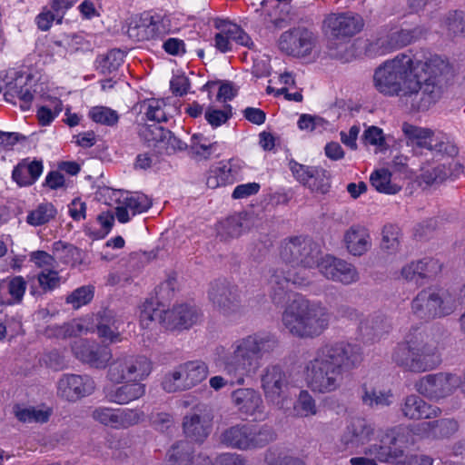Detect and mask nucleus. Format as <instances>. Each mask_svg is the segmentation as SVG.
Instances as JSON below:
<instances>
[{
    "mask_svg": "<svg viewBox=\"0 0 465 465\" xmlns=\"http://www.w3.org/2000/svg\"><path fill=\"white\" fill-rule=\"evenodd\" d=\"M448 70V63L439 55L415 62L409 54H399L375 68L372 82L380 94L398 96L411 109L425 111L440 99Z\"/></svg>",
    "mask_w": 465,
    "mask_h": 465,
    "instance_id": "f257e3e1",
    "label": "nucleus"
},
{
    "mask_svg": "<svg viewBox=\"0 0 465 465\" xmlns=\"http://www.w3.org/2000/svg\"><path fill=\"white\" fill-rule=\"evenodd\" d=\"M362 361L361 348L346 341L323 344L308 361V386L314 392L331 393L340 389L345 376Z\"/></svg>",
    "mask_w": 465,
    "mask_h": 465,
    "instance_id": "f03ea898",
    "label": "nucleus"
},
{
    "mask_svg": "<svg viewBox=\"0 0 465 465\" xmlns=\"http://www.w3.org/2000/svg\"><path fill=\"white\" fill-rule=\"evenodd\" d=\"M277 347L278 341L271 334H250L235 340L219 355L217 363L232 378L231 383L241 385L245 378H252L257 373L263 356Z\"/></svg>",
    "mask_w": 465,
    "mask_h": 465,
    "instance_id": "7ed1b4c3",
    "label": "nucleus"
},
{
    "mask_svg": "<svg viewBox=\"0 0 465 465\" xmlns=\"http://www.w3.org/2000/svg\"><path fill=\"white\" fill-rule=\"evenodd\" d=\"M391 360L405 371L420 373L435 369L441 360L434 331L411 328L404 340L393 349Z\"/></svg>",
    "mask_w": 465,
    "mask_h": 465,
    "instance_id": "20e7f679",
    "label": "nucleus"
},
{
    "mask_svg": "<svg viewBox=\"0 0 465 465\" xmlns=\"http://www.w3.org/2000/svg\"><path fill=\"white\" fill-rule=\"evenodd\" d=\"M331 313L321 302L296 296L284 309L282 322L292 336L313 339L321 336L330 326Z\"/></svg>",
    "mask_w": 465,
    "mask_h": 465,
    "instance_id": "39448f33",
    "label": "nucleus"
},
{
    "mask_svg": "<svg viewBox=\"0 0 465 465\" xmlns=\"http://www.w3.org/2000/svg\"><path fill=\"white\" fill-rule=\"evenodd\" d=\"M199 319L200 311L188 303L177 304L171 310H164L157 300L152 298L146 300L140 310V322L143 328H150L153 322H157L168 330H186Z\"/></svg>",
    "mask_w": 465,
    "mask_h": 465,
    "instance_id": "423d86ee",
    "label": "nucleus"
},
{
    "mask_svg": "<svg viewBox=\"0 0 465 465\" xmlns=\"http://www.w3.org/2000/svg\"><path fill=\"white\" fill-rule=\"evenodd\" d=\"M415 31H365L354 40L355 49L373 59L391 54L419 39Z\"/></svg>",
    "mask_w": 465,
    "mask_h": 465,
    "instance_id": "0eeeda50",
    "label": "nucleus"
},
{
    "mask_svg": "<svg viewBox=\"0 0 465 465\" xmlns=\"http://www.w3.org/2000/svg\"><path fill=\"white\" fill-rule=\"evenodd\" d=\"M277 434L269 424H237L224 430L220 436V442L228 448L240 450H255L262 449L274 441Z\"/></svg>",
    "mask_w": 465,
    "mask_h": 465,
    "instance_id": "6e6552de",
    "label": "nucleus"
},
{
    "mask_svg": "<svg viewBox=\"0 0 465 465\" xmlns=\"http://www.w3.org/2000/svg\"><path fill=\"white\" fill-rule=\"evenodd\" d=\"M457 305L455 295L449 291L427 288L413 298L411 309L416 318L428 322L450 315Z\"/></svg>",
    "mask_w": 465,
    "mask_h": 465,
    "instance_id": "1a4fd4ad",
    "label": "nucleus"
},
{
    "mask_svg": "<svg viewBox=\"0 0 465 465\" xmlns=\"http://www.w3.org/2000/svg\"><path fill=\"white\" fill-rule=\"evenodd\" d=\"M208 300L214 310L228 319L236 320L245 313L239 288L225 279L210 283Z\"/></svg>",
    "mask_w": 465,
    "mask_h": 465,
    "instance_id": "9d476101",
    "label": "nucleus"
},
{
    "mask_svg": "<svg viewBox=\"0 0 465 465\" xmlns=\"http://www.w3.org/2000/svg\"><path fill=\"white\" fill-rule=\"evenodd\" d=\"M279 255L282 262L303 268H313L319 263L322 251L311 239L292 236L282 241Z\"/></svg>",
    "mask_w": 465,
    "mask_h": 465,
    "instance_id": "9b49d317",
    "label": "nucleus"
},
{
    "mask_svg": "<svg viewBox=\"0 0 465 465\" xmlns=\"http://www.w3.org/2000/svg\"><path fill=\"white\" fill-rule=\"evenodd\" d=\"M260 380L268 402L282 410L289 401L291 375L282 366L270 364L262 371Z\"/></svg>",
    "mask_w": 465,
    "mask_h": 465,
    "instance_id": "f8f14e48",
    "label": "nucleus"
},
{
    "mask_svg": "<svg viewBox=\"0 0 465 465\" xmlns=\"http://www.w3.org/2000/svg\"><path fill=\"white\" fill-rule=\"evenodd\" d=\"M409 442V430L404 427H395L388 430L380 439V443L372 444L364 451L381 462H401L403 447Z\"/></svg>",
    "mask_w": 465,
    "mask_h": 465,
    "instance_id": "ddd939ff",
    "label": "nucleus"
},
{
    "mask_svg": "<svg viewBox=\"0 0 465 465\" xmlns=\"http://www.w3.org/2000/svg\"><path fill=\"white\" fill-rule=\"evenodd\" d=\"M152 371V362L143 355H124L118 357L110 365L107 378L113 383L142 381Z\"/></svg>",
    "mask_w": 465,
    "mask_h": 465,
    "instance_id": "4468645a",
    "label": "nucleus"
},
{
    "mask_svg": "<svg viewBox=\"0 0 465 465\" xmlns=\"http://www.w3.org/2000/svg\"><path fill=\"white\" fill-rule=\"evenodd\" d=\"M207 375L208 367L205 362L191 361L166 373L162 386L167 392L186 391L202 382Z\"/></svg>",
    "mask_w": 465,
    "mask_h": 465,
    "instance_id": "2eb2a0df",
    "label": "nucleus"
},
{
    "mask_svg": "<svg viewBox=\"0 0 465 465\" xmlns=\"http://www.w3.org/2000/svg\"><path fill=\"white\" fill-rule=\"evenodd\" d=\"M460 385V376L450 372H437L421 377L415 388L424 398L440 401L453 394Z\"/></svg>",
    "mask_w": 465,
    "mask_h": 465,
    "instance_id": "dca6fc26",
    "label": "nucleus"
},
{
    "mask_svg": "<svg viewBox=\"0 0 465 465\" xmlns=\"http://www.w3.org/2000/svg\"><path fill=\"white\" fill-rule=\"evenodd\" d=\"M143 412L133 409H113L105 406L96 407L91 417L97 422L113 429H126L143 420Z\"/></svg>",
    "mask_w": 465,
    "mask_h": 465,
    "instance_id": "f3484780",
    "label": "nucleus"
},
{
    "mask_svg": "<svg viewBox=\"0 0 465 465\" xmlns=\"http://www.w3.org/2000/svg\"><path fill=\"white\" fill-rule=\"evenodd\" d=\"M212 420L209 408L205 404H197L183 418V432L191 440L202 443L211 431Z\"/></svg>",
    "mask_w": 465,
    "mask_h": 465,
    "instance_id": "a211bd4d",
    "label": "nucleus"
},
{
    "mask_svg": "<svg viewBox=\"0 0 465 465\" xmlns=\"http://www.w3.org/2000/svg\"><path fill=\"white\" fill-rule=\"evenodd\" d=\"M316 44V37L312 31H284L278 40L280 50L294 57L310 55Z\"/></svg>",
    "mask_w": 465,
    "mask_h": 465,
    "instance_id": "6ab92c4d",
    "label": "nucleus"
},
{
    "mask_svg": "<svg viewBox=\"0 0 465 465\" xmlns=\"http://www.w3.org/2000/svg\"><path fill=\"white\" fill-rule=\"evenodd\" d=\"M316 267L325 278L343 284H351L360 278L354 265L331 255H321Z\"/></svg>",
    "mask_w": 465,
    "mask_h": 465,
    "instance_id": "aec40b11",
    "label": "nucleus"
},
{
    "mask_svg": "<svg viewBox=\"0 0 465 465\" xmlns=\"http://www.w3.org/2000/svg\"><path fill=\"white\" fill-rule=\"evenodd\" d=\"M94 389V380L87 375L64 374L57 382L58 396L68 401L89 396Z\"/></svg>",
    "mask_w": 465,
    "mask_h": 465,
    "instance_id": "412c9836",
    "label": "nucleus"
},
{
    "mask_svg": "<svg viewBox=\"0 0 465 465\" xmlns=\"http://www.w3.org/2000/svg\"><path fill=\"white\" fill-rule=\"evenodd\" d=\"M31 81L30 74L18 71H9L5 76V100L15 104L14 99L17 97L21 101L22 110H29L34 95L28 86Z\"/></svg>",
    "mask_w": 465,
    "mask_h": 465,
    "instance_id": "4be33fe9",
    "label": "nucleus"
},
{
    "mask_svg": "<svg viewBox=\"0 0 465 465\" xmlns=\"http://www.w3.org/2000/svg\"><path fill=\"white\" fill-rule=\"evenodd\" d=\"M375 433L371 422L363 418H353L346 426L341 436L344 450H354L368 443Z\"/></svg>",
    "mask_w": 465,
    "mask_h": 465,
    "instance_id": "5701e85b",
    "label": "nucleus"
},
{
    "mask_svg": "<svg viewBox=\"0 0 465 465\" xmlns=\"http://www.w3.org/2000/svg\"><path fill=\"white\" fill-rule=\"evenodd\" d=\"M353 31H327L326 47L331 57L343 62L351 61L355 55Z\"/></svg>",
    "mask_w": 465,
    "mask_h": 465,
    "instance_id": "b1692460",
    "label": "nucleus"
},
{
    "mask_svg": "<svg viewBox=\"0 0 465 465\" xmlns=\"http://www.w3.org/2000/svg\"><path fill=\"white\" fill-rule=\"evenodd\" d=\"M232 401L237 410L254 419H263L266 414L261 394L253 389L244 388L234 391Z\"/></svg>",
    "mask_w": 465,
    "mask_h": 465,
    "instance_id": "393cba45",
    "label": "nucleus"
},
{
    "mask_svg": "<svg viewBox=\"0 0 465 465\" xmlns=\"http://www.w3.org/2000/svg\"><path fill=\"white\" fill-rule=\"evenodd\" d=\"M183 19V15H165L154 13L153 11L143 12L134 18V28H150L153 29H183V27L190 26L189 25H183L181 21Z\"/></svg>",
    "mask_w": 465,
    "mask_h": 465,
    "instance_id": "a878e982",
    "label": "nucleus"
},
{
    "mask_svg": "<svg viewBox=\"0 0 465 465\" xmlns=\"http://www.w3.org/2000/svg\"><path fill=\"white\" fill-rule=\"evenodd\" d=\"M167 458L170 465H213L207 455H193V446L187 440L174 443L168 450Z\"/></svg>",
    "mask_w": 465,
    "mask_h": 465,
    "instance_id": "bb28decb",
    "label": "nucleus"
},
{
    "mask_svg": "<svg viewBox=\"0 0 465 465\" xmlns=\"http://www.w3.org/2000/svg\"><path fill=\"white\" fill-rule=\"evenodd\" d=\"M118 387L104 388V398L107 401L116 404H127L138 400L145 393V385L141 381H124Z\"/></svg>",
    "mask_w": 465,
    "mask_h": 465,
    "instance_id": "cd10ccee",
    "label": "nucleus"
},
{
    "mask_svg": "<svg viewBox=\"0 0 465 465\" xmlns=\"http://www.w3.org/2000/svg\"><path fill=\"white\" fill-rule=\"evenodd\" d=\"M401 411L410 420L432 419L441 414V410L424 401L420 396L411 394L403 399Z\"/></svg>",
    "mask_w": 465,
    "mask_h": 465,
    "instance_id": "c85d7f7f",
    "label": "nucleus"
},
{
    "mask_svg": "<svg viewBox=\"0 0 465 465\" xmlns=\"http://www.w3.org/2000/svg\"><path fill=\"white\" fill-rule=\"evenodd\" d=\"M391 327L389 318L381 313H374L361 321L359 330L363 339L374 342L387 335Z\"/></svg>",
    "mask_w": 465,
    "mask_h": 465,
    "instance_id": "c756f323",
    "label": "nucleus"
},
{
    "mask_svg": "<svg viewBox=\"0 0 465 465\" xmlns=\"http://www.w3.org/2000/svg\"><path fill=\"white\" fill-rule=\"evenodd\" d=\"M152 206V200L143 193H135L126 197L122 205L115 209L117 220L127 223L130 220L129 213L133 216L146 212Z\"/></svg>",
    "mask_w": 465,
    "mask_h": 465,
    "instance_id": "7c9ffc66",
    "label": "nucleus"
},
{
    "mask_svg": "<svg viewBox=\"0 0 465 465\" xmlns=\"http://www.w3.org/2000/svg\"><path fill=\"white\" fill-rule=\"evenodd\" d=\"M344 242L348 252L354 256H361L371 248L369 232L361 225H352L345 232Z\"/></svg>",
    "mask_w": 465,
    "mask_h": 465,
    "instance_id": "2f4dec72",
    "label": "nucleus"
},
{
    "mask_svg": "<svg viewBox=\"0 0 465 465\" xmlns=\"http://www.w3.org/2000/svg\"><path fill=\"white\" fill-rule=\"evenodd\" d=\"M322 26L326 29H361L364 22L360 15L345 12L328 15L322 22Z\"/></svg>",
    "mask_w": 465,
    "mask_h": 465,
    "instance_id": "473e14b6",
    "label": "nucleus"
},
{
    "mask_svg": "<svg viewBox=\"0 0 465 465\" xmlns=\"http://www.w3.org/2000/svg\"><path fill=\"white\" fill-rule=\"evenodd\" d=\"M97 332L101 338L108 340L110 342L121 341L119 327L122 324L114 312L104 310L98 313Z\"/></svg>",
    "mask_w": 465,
    "mask_h": 465,
    "instance_id": "72a5a7b5",
    "label": "nucleus"
},
{
    "mask_svg": "<svg viewBox=\"0 0 465 465\" xmlns=\"http://www.w3.org/2000/svg\"><path fill=\"white\" fill-rule=\"evenodd\" d=\"M402 133L407 139V144L412 145L414 150L427 149L430 140L433 137L434 131L430 128L417 126L409 123H403Z\"/></svg>",
    "mask_w": 465,
    "mask_h": 465,
    "instance_id": "f704fd0d",
    "label": "nucleus"
},
{
    "mask_svg": "<svg viewBox=\"0 0 465 465\" xmlns=\"http://www.w3.org/2000/svg\"><path fill=\"white\" fill-rule=\"evenodd\" d=\"M422 431L434 439L450 438L459 430L458 422L453 419H440L424 421L420 425Z\"/></svg>",
    "mask_w": 465,
    "mask_h": 465,
    "instance_id": "c9c22d12",
    "label": "nucleus"
},
{
    "mask_svg": "<svg viewBox=\"0 0 465 465\" xmlns=\"http://www.w3.org/2000/svg\"><path fill=\"white\" fill-rule=\"evenodd\" d=\"M269 283L271 286V298L272 302L277 305L283 303L290 285L288 275L282 271L276 270L272 274Z\"/></svg>",
    "mask_w": 465,
    "mask_h": 465,
    "instance_id": "e433bc0d",
    "label": "nucleus"
},
{
    "mask_svg": "<svg viewBox=\"0 0 465 465\" xmlns=\"http://www.w3.org/2000/svg\"><path fill=\"white\" fill-rule=\"evenodd\" d=\"M427 150L437 156L453 158L459 154V148L450 138L445 135L435 136L430 140Z\"/></svg>",
    "mask_w": 465,
    "mask_h": 465,
    "instance_id": "4c0bfd02",
    "label": "nucleus"
},
{
    "mask_svg": "<svg viewBox=\"0 0 465 465\" xmlns=\"http://www.w3.org/2000/svg\"><path fill=\"white\" fill-rule=\"evenodd\" d=\"M249 223L246 213H238L227 218L221 225V233L228 237H239L243 232L248 230Z\"/></svg>",
    "mask_w": 465,
    "mask_h": 465,
    "instance_id": "58836bf2",
    "label": "nucleus"
},
{
    "mask_svg": "<svg viewBox=\"0 0 465 465\" xmlns=\"http://www.w3.org/2000/svg\"><path fill=\"white\" fill-rule=\"evenodd\" d=\"M13 412L16 419L21 422H46L50 417V411L36 409L35 407H22L20 405H15Z\"/></svg>",
    "mask_w": 465,
    "mask_h": 465,
    "instance_id": "ea45409f",
    "label": "nucleus"
},
{
    "mask_svg": "<svg viewBox=\"0 0 465 465\" xmlns=\"http://www.w3.org/2000/svg\"><path fill=\"white\" fill-rule=\"evenodd\" d=\"M451 174L445 164H438L430 169L423 170L420 180L425 186H438L445 182Z\"/></svg>",
    "mask_w": 465,
    "mask_h": 465,
    "instance_id": "a19ab883",
    "label": "nucleus"
},
{
    "mask_svg": "<svg viewBox=\"0 0 465 465\" xmlns=\"http://www.w3.org/2000/svg\"><path fill=\"white\" fill-rule=\"evenodd\" d=\"M163 107L164 102L163 100L148 99L140 104V113H143L148 121L165 122L167 117Z\"/></svg>",
    "mask_w": 465,
    "mask_h": 465,
    "instance_id": "79ce46f5",
    "label": "nucleus"
},
{
    "mask_svg": "<svg viewBox=\"0 0 465 465\" xmlns=\"http://www.w3.org/2000/svg\"><path fill=\"white\" fill-rule=\"evenodd\" d=\"M391 173L387 170H378L370 178L371 185L380 193L395 194L400 192L401 186L391 183Z\"/></svg>",
    "mask_w": 465,
    "mask_h": 465,
    "instance_id": "37998d69",
    "label": "nucleus"
},
{
    "mask_svg": "<svg viewBox=\"0 0 465 465\" xmlns=\"http://www.w3.org/2000/svg\"><path fill=\"white\" fill-rule=\"evenodd\" d=\"M190 147L193 155L201 159H208L217 152L219 144L217 142L211 143L202 134H193Z\"/></svg>",
    "mask_w": 465,
    "mask_h": 465,
    "instance_id": "c03bdc74",
    "label": "nucleus"
},
{
    "mask_svg": "<svg viewBox=\"0 0 465 465\" xmlns=\"http://www.w3.org/2000/svg\"><path fill=\"white\" fill-rule=\"evenodd\" d=\"M123 62V54L119 50H111L96 59V69L103 74L116 71Z\"/></svg>",
    "mask_w": 465,
    "mask_h": 465,
    "instance_id": "a18cd8bd",
    "label": "nucleus"
},
{
    "mask_svg": "<svg viewBox=\"0 0 465 465\" xmlns=\"http://www.w3.org/2000/svg\"><path fill=\"white\" fill-rule=\"evenodd\" d=\"M391 397L392 395L389 391L385 392L364 386L361 400L365 405L371 408L385 407L391 403Z\"/></svg>",
    "mask_w": 465,
    "mask_h": 465,
    "instance_id": "49530a36",
    "label": "nucleus"
},
{
    "mask_svg": "<svg viewBox=\"0 0 465 465\" xmlns=\"http://www.w3.org/2000/svg\"><path fill=\"white\" fill-rule=\"evenodd\" d=\"M56 214V210L52 203H42L27 215V223L34 226H39L48 223Z\"/></svg>",
    "mask_w": 465,
    "mask_h": 465,
    "instance_id": "de8ad7c7",
    "label": "nucleus"
},
{
    "mask_svg": "<svg viewBox=\"0 0 465 465\" xmlns=\"http://www.w3.org/2000/svg\"><path fill=\"white\" fill-rule=\"evenodd\" d=\"M140 136L145 141L148 146H153L156 150L161 143L164 134H168V130L157 124L143 125L139 130Z\"/></svg>",
    "mask_w": 465,
    "mask_h": 465,
    "instance_id": "09e8293b",
    "label": "nucleus"
},
{
    "mask_svg": "<svg viewBox=\"0 0 465 465\" xmlns=\"http://www.w3.org/2000/svg\"><path fill=\"white\" fill-rule=\"evenodd\" d=\"M88 114L94 122L107 126L115 125L119 120L117 112L105 106H94Z\"/></svg>",
    "mask_w": 465,
    "mask_h": 465,
    "instance_id": "8fccbe9b",
    "label": "nucleus"
},
{
    "mask_svg": "<svg viewBox=\"0 0 465 465\" xmlns=\"http://www.w3.org/2000/svg\"><path fill=\"white\" fill-rule=\"evenodd\" d=\"M264 460L268 465H306L302 459L279 453L276 449L267 450Z\"/></svg>",
    "mask_w": 465,
    "mask_h": 465,
    "instance_id": "3c124183",
    "label": "nucleus"
},
{
    "mask_svg": "<svg viewBox=\"0 0 465 465\" xmlns=\"http://www.w3.org/2000/svg\"><path fill=\"white\" fill-rule=\"evenodd\" d=\"M400 229L393 224H386L382 229L381 248L389 253L396 252L400 245Z\"/></svg>",
    "mask_w": 465,
    "mask_h": 465,
    "instance_id": "603ef678",
    "label": "nucleus"
},
{
    "mask_svg": "<svg viewBox=\"0 0 465 465\" xmlns=\"http://www.w3.org/2000/svg\"><path fill=\"white\" fill-rule=\"evenodd\" d=\"M79 249L75 246L62 241L55 242L53 244L54 255L64 263L74 262L76 256L79 255Z\"/></svg>",
    "mask_w": 465,
    "mask_h": 465,
    "instance_id": "864d4df0",
    "label": "nucleus"
},
{
    "mask_svg": "<svg viewBox=\"0 0 465 465\" xmlns=\"http://www.w3.org/2000/svg\"><path fill=\"white\" fill-rule=\"evenodd\" d=\"M89 357L85 356V362L95 368H104L112 358L111 351L108 347L94 345Z\"/></svg>",
    "mask_w": 465,
    "mask_h": 465,
    "instance_id": "5fc2aeb1",
    "label": "nucleus"
},
{
    "mask_svg": "<svg viewBox=\"0 0 465 465\" xmlns=\"http://www.w3.org/2000/svg\"><path fill=\"white\" fill-rule=\"evenodd\" d=\"M94 297V288L92 286H82L70 293L65 302L71 304L74 309H79L81 306L89 303Z\"/></svg>",
    "mask_w": 465,
    "mask_h": 465,
    "instance_id": "6e6d98bb",
    "label": "nucleus"
},
{
    "mask_svg": "<svg viewBox=\"0 0 465 465\" xmlns=\"http://www.w3.org/2000/svg\"><path fill=\"white\" fill-rule=\"evenodd\" d=\"M164 138H162L161 143L157 148L159 153L173 154L177 151L186 149L187 144L173 135L171 131L168 130V134H164Z\"/></svg>",
    "mask_w": 465,
    "mask_h": 465,
    "instance_id": "4d7b16f0",
    "label": "nucleus"
},
{
    "mask_svg": "<svg viewBox=\"0 0 465 465\" xmlns=\"http://www.w3.org/2000/svg\"><path fill=\"white\" fill-rule=\"evenodd\" d=\"M299 15L291 11H281L279 14L271 15V23L279 28L290 27V29H296L300 27Z\"/></svg>",
    "mask_w": 465,
    "mask_h": 465,
    "instance_id": "13d9d810",
    "label": "nucleus"
},
{
    "mask_svg": "<svg viewBox=\"0 0 465 465\" xmlns=\"http://www.w3.org/2000/svg\"><path fill=\"white\" fill-rule=\"evenodd\" d=\"M313 172V175L308 179L307 187L313 192L326 193L330 188L328 173L322 168H317Z\"/></svg>",
    "mask_w": 465,
    "mask_h": 465,
    "instance_id": "bf43d9fd",
    "label": "nucleus"
},
{
    "mask_svg": "<svg viewBox=\"0 0 465 465\" xmlns=\"http://www.w3.org/2000/svg\"><path fill=\"white\" fill-rule=\"evenodd\" d=\"M328 125V121L320 116L311 114H302L298 121L299 128L309 132L316 131L322 133Z\"/></svg>",
    "mask_w": 465,
    "mask_h": 465,
    "instance_id": "052dcab7",
    "label": "nucleus"
},
{
    "mask_svg": "<svg viewBox=\"0 0 465 465\" xmlns=\"http://www.w3.org/2000/svg\"><path fill=\"white\" fill-rule=\"evenodd\" d=\"M295 409L302 417L315 415L317 413V407L315 400L307 391L300 392Z\"/></svg>",
    "mask_w": 465,
    "mask_h": 465,
    "instance_id": "680f3d73",
    "label": "nucleus"
},
{
    "mask_svg": "<svg viewBox=\"0 0 465 465\" xmlns=\"http://www.w3.org/2000/svg\"><path fill=\"white\" fill-rule=\"evenodd\" d=\"M231 116V105H227L224 110H218L214 109L213 107H208L204 114L206 121L214 128L225 124Z\"/></svg>",
    "mask_w": 465,
    "mask_h": 465,
    "instance_id": "e2e57ef3",
    "label": "nucleus"
},
{
    "mask_svg": "<svg viewBox=\"0 0 465 465\" xmlns=\"http://www.w3.org/2000/svg\"><path fill=\"white\" fill-rule=\"evenodd\" d=\"M416 269L419 271V277H432L441 271V264L433 258H424L417 261Z\"/></svg>",
    "mask_w": 465,
    "mask_h": 465,
    "instance_id": "0e129e2a",
    "label": "nucleus"
},
{
    "mask_svg": "<svg viewBox=\"0 0 465 465\" xmlns=\"http://www.w3.org/2000/svg\"><path fill=\"white\" fill-rule=\"evenodd\" d=\"M38 29H50L53 25H60L63 15L54 14L52 10L44 8L35 18Z\"/></svg>",
    "mask_w": 465,
    "mask_h": 465,
    "instance_id": "69168bd1",
    "label": "nucleus"
},
{
    "mask_svg": "<svg viewBox=\"0 0 465 465\" xmlns=\"http://www.w3.org/2000/svg\"><path fill=\"white\" fill-rule=\"evenodd\" d=\"M38 283L44 292H50L60 284V277L56 271L46 269L37 276Z\"/></svg>",
    "mask_w": 465,
    "mask_h": 465,
    "instance_id": "338daca9",
    "label": "nucleus"
},
{
    "mask_svg": "<svg viewBox=\"0 0 465 465\" xmlns=\"http://www.w3.org/2000/svg\"><path fill=\"white\" fill-rule=\"evenodd\" d=\"M440 26L465 29V13L458 10L448 12L442 17Z\"/></svg>",
    "mask_w": 465,
    "mask_h": 465,
    "instance_id": "774afa93",
    "label": "nucleus"
}]
</instances>
